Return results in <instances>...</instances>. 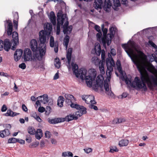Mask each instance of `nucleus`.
Instances as JSON below:
<instances>
[{
	"instance_id": "5fc2aeb1",
	"label": "nucleus",
	"mask_w": 157,
	"mask_h": 157,
	"mask_svg": "<svg viewBox=\"0 0 157 157\" xmlns=\"http://www.w3.org/2000/svg\"><path fill=\"white\" fill-rule=\"evenodd\" d=\"M26 141L28 143H30L32 141V138L30 137V136H26V138L25 139Z\"/></svg>"
},
{
	"instance_id": "412c9836",
	"label": "nucleus",
	"mask_w": 157,
	"mask_h": 157,
	"mask_svg": "<svg viewBox=\"0 0 157 157\" xmlns=\"http://www.w3.org/2000/svg\"><path fill=\"white\" fill-rule=\"evenodd\" d=\"M36 99L39 100L41 102L44 104L47 103L48 101V95L46 94L39 96Z\"/></svg>"
},
{
	"instance_id": "f3484780",
	"label": "nucleus",
	"mask_w": 157,
	"mask_h": 157,
	"mask_svg": "<svg viewBox=\"0 0 157 157\" xmlns=\"http://www.w3.org/2000/svg\"><path fill=\"white\" fill-rule=\"evenodd\" d=\"M104 86L105 93L111 97H113L114 94L111 90L109 89L108 83L106 82H105Z\"/></svg>"
},
{
	"instance_id": "c756f323",
	"label": "nucleus",
	"mask_w": 157,
	"mask_h": 157,
	"mask_svg": "<svg viewBox=\"0 0 157 157\" xmlns=\"http://www.w3.org/2000/svg\"><path fill=\"white\" fill-rule=\"evenodd\" d=\"M64 101V98L62 96L59 97L57 100V105L60 107H62L63 105V103Z\"/></svg>"
},
{
	"instance_id": "aec40b11",
	"label": "nucleus",
	"mask_w": 157,
	"mask_h": 157,
	"mask_svg": "<svg viewBox=\"0 0 157 157\" xmlns=\"http://www.w3.org/2000/svg\"><path fill=\"white\" fill-rule=\"evenodd\" d=\"M52 30V26L51 23H47L44 26V31L47 35H50Z\"/></svg>"
},
{
	"instance_id": "bb28decb",
	"label": "nucleus",
	"mask_w": 157,
	"mask_h": 157,
	"mask_svg": "<svg viewBox=\"0 0 157 157\" xmlns=\"http://www.w3.org/2000/svg\"><path fill=\"white\" fill-rule=\"evenodd\" d=\"M35 134L36 138L38 140H40L42 136V131L40 129H37Z\"/></svg>"
},
{
	"instance_id": "a878e982",
	"label": "nucleus",
	"mask_w": 157,
	"mask_h": 157,
	"mask_svg": "<svg viewBox=\"0 0 157 157\" xmlns=\"http://www.w3.org/2000/svg\"><path fill=\"white\" fill-rule=\"evenodd\" d=\"M72 48H69L67 52L66 57L67 59V63L68 64H70V62L71 60V54L72 52Z\"/></svg>"
},
{
	"instance_id": "58836bf2",
	"label": "nucleus",
	"mask_w": 157,
	"mask_h": 157,
	"mask_svg": "<svg viewBox=\"0 0 157 157\" xmlns=\"http://www.w3.org/2000/svg\"><path fill=\"white\" fill-rule=\"evenodd\" d=\"M28 132L31 135H34L35 133V130L34 128L29 126L27 129Z\"/></svg>"
},
{
	"instance_id": "393cba45",
	"label": "nucleus",
	"mask_w": 157,
	"mask_h": 157,
	"mask_svg": "<svg viewBox=\"0 0 157 157\" xmlns=\"http://www.w3.org/2000/svg\"><path fill=\"white\" fill-rule=\"evenodd\" d=\"M4 48L5 50L8 51L11 48V44L9 40L6 39L4 42Z\"/></svg>"
},
{
	"instance_id": "ddd939ff",
	"label": "nucleus",
	"mask_w": 157,
	"mask_h": 157,
	"mask_svg": "<svg viewBox=\"0 0 157 157\" xmlns=\"http://www.w3.org/2000/svg\"><path fill=\"white\" fill-rule=\"evenodd\" d=\"M101 27L103 35V37L102 38V42L103 46L105 47L106 44H107L108 39H109V36H108V35H106L108 30L106 28L104 29V25H102Z\"/></svg>"
},
{
	"instance_id": "7ed1b4c3",
	"label": "nucleus",
	"mask_w": 157,
	"mask_h": 157,
	"mask_svg": "<svg viewBox=\"0 0 157 157\" xmlns=\"http://www.w3.org/2000/svg\"><path fill=\"white\" fill-rule=\"evenodd\" d=\"M91 71L92 73L87 75V70L84 68H81L78 70V73L76 74V76L77 77L79 76L82 80L85 79L87 86L90 87L92 86V83L95 82L94 78L97 75V72L94 70Z\"/></svg>"
},
{
	"instance_id": "a18cd8bd",
	"label": "nucleus",
	"mask_w": 157,
	"mask_h": 157,
	"mask_svg": "<svg viewBox=\"0 0 157 157\" xmlns=\"http://www.w3.org/2000/svg\"><path fill=\"white\" fill-rule=\"evenodd\" d=\"M63 24H60L57 23L56 26V31L57 34L59 35V33L60 31V26L62 25Z\"/></svg>"
},
{
	"instance_id": "e433bc0d",
	"label": "nucleus",
	"mask_w": 157,
	"mask_h": 157,
	"mask_svg": "<svg viewBox=\"0 0 157 157\" xmlns=\"http://www.w3.org/2000/svg\"><path fill=\"white\" fill-rule=\"evenodd\" d=\"M113 8L115 10H116L117 7L120 6L121 3L119 0H113Z\"/></svg>"
},
{
	"instance_id": "4468645a",
	"label": "nucleus",
	"mask_w": 157,
	"mask_h": 157,
	"mask_svg": "<svg viewBox=\"0 0 157 157\" xmlns=\"http://www.w3.org/2000/svg\"><path fill=\"white\" fill-rule=\"evenodd\" d=\"M50 45L51 47H54V50L56 53H57L58 50V42L56 41L55 42L54 38L52 36H51L50 40Z\"/></svg>"
},
{
	"instance_id": "2f4dec72",
	"label": "nucleus",
	"mask_w": 157,
	"mask_h": 157,
	"mask_svg": "<svg viewBox=\"0 0 157 157\" xmlns=\"http://www.w3.org/2000/svg\"><path fill=\"white\" fill-rule=\"evenodd\" d=\"M19 114V113H18L13 112L11 109H8L7 110L6 113L5 114V115L6 116L14 117Z\"/></svg>"
},
{
	"instance_id": "7c9ffc66",
	"label": "nucleus",
	"mask_w": 157,
	"mask_h": 157,
	"mask_svg": "<svg viewBox=\"0 0 157 157\" xmlns=\"http://www.w3.org/2000/svg\"><path fill=\"white\" fill-rule=\"evenodd\" d=\"M95 53L98 56H99L101 52V46L99 44H95L94 48Z\"/></svg>"
},
{
	"instance_id": "cd10ccee",
	"label": "nucleus",
	"mask_w": 157,
	"mask_h": 157,
	"mask_svg": "<svg viewBox=\"0 0 157 157\" xmlns=\"http://www.w3.org/2000/svg\"><path fill=\"white\" fill-rule=\"evenodd\" d=\"M12 38L13 40L12 42H15L16 43L18 42V34L17 33L15 32H14L12 33Z\"/></svg>"
},
{
	"instance_id": "f257e3e1",
	"label": "nucleus",
	"mask_w": 157,
	"mask_h": 157,
	"mask_svg": "<svg viewBox=\"0 0 157 157\" xmlns=\"http://www.w3.org/2000/svg\"><path fill=\"white\" fill-rule=\"evenodd\" d=\"M122 47L124 49L134 63L136 65L140 75V79L138 77H136L134 82L132 83L128 78H126L125 79L126 84H130L132 87L134 88L136 87L138 89L146 91L147 90L146 84L147 82L142 80L141 72L144 73L145 71H146L147 75H149L145 68L147 58L146 56L139 50V47L135 44L134 42H131L128 44H123Z\"/></svg>"
},
{
	"instance_id": "79ce46f5",
	"label": "nucleus",
	"mask_w": 157,
	"mask_h": 157,
	"mask_svg": "<svg viewBox=\"0 0 157 157\" xmlns=\"http://www.w3.org/2000/svg\"><path fill=\"white\" fill-rule=\"evenodd\" d=\"M54 64L55 67L57 68H59L60 67V62L59 59H55L54 61Z\"/></svg>"
},
{
	"instance_id": "f03ea898",
	"label": "nucleus",
	"mask_w": 157,
	"mask_h": 157,
	"mask_svg": "<svg viewBox=\"0 0 157 157\" xmlns=\"http://www.w3.org/2000/svg\"><path fill=\"white\" fill-rule=\"evenodd\" d=\"M148 69L154 75H148L146 71H145L144 73L141 72V78L142 81L147 82V85L149 88L152 89L155 86H157V70L152 64L149 66Z\"/></svg>"
},
{
	"instance_id": "b1692460",
	"label": "nucleus",
	"mask_w": 157,
	"mask_h": 157,
	"mask_svg": "<svg viewBox=\"0 0 157 157\" xmlns=\"http://www.w3.org/2000/svg\"><path fill=\"white\" fill-rule=\"evenodd\" d=\"M10 134V131L8 129H5L3 130L0 131V137L2 138L8 136Z\"/></svg>"
},
{
	"instance_id": "dca6fc26",
	"label": "nucleus",
	"mask_w": 157,
	"mask_h": 157,
	"mask_svg": "<svg viewBox=\"0 0 157 157\" xmlns=\"http://www.w3.org/2000/svg\"><path fill=\"white\" fill-rule=\"evenodd\" d=\"M66 14H62L61 12H58L57 14V23L61 24H63L64 20H65Z\"/></svg>"
},
{
	"instance_id": "5701e85b",
	"label": "nucleus",
	"mask_w": 157,
	"mask_h": 157,
	"mask_svg": "<svg viewBox=\"0 0 157 157\" xmlns=\"http://www.w3.org/2000/svg\"><path fill=\"white\" fill-rule=\"evenodd\" d=\"M49 17L52 24L55 26L56 23V17L53 12H51Z\"/></svg>"
},
{
	"instance_id": "603ef678",
	"label": "nucleus",
	"mask_w": 157,
	"mask_h": 157,
	"mask_svg": "<svg viewBox=\"0 0 157 157\" xmlns=\"http://www.w3.org/2000/svg\"><path fill=\"white\" fill-rule=\"evenodd\" d=\"M94 105V104H91L89 105V107L91 109H93L95 110H98V108L95 105Z\"/></svg>"
},
{
	"instance_id": "680f3d73",
	"label": "nucleus",
	"mask_w": 157,
	"mask_h": 157,
	"mask_svg": "<svg viewBox=\"0 0 157 157\" xmlns=\"http://www.w3.org/2000/svg\"><path fill=\"white\" fill-rule=\"evenodd\" d=\"M110 53L112 55L114 56L116 54V51L114 49H112L111 50Z\"/></svg>"
},
{
	"instance_id": "a211bd4d",
	"label": "nucleus",
	"mask_w": 157,
	"mask_h": 157,
	"mask_svg": "<svg viewBox=\"0 0 157 157\" xmlns=\"http://www.w3.org/2000/svg\"><path fill=\"white\" fill-rule=\"evenodd\" d=\"M116 28L113 27H111L109 29L110 33L108 34V36H109V39H108L107 42V45L109 46L110 44L112 38L113 37Z\"/></svg>"
},
{
	"instance_id": "39448f33",
	"label": "nucleus",
	"mask_w": 157,
	"mask_h": 157,
	"mask_svg": "<svg viewBox=\"0 0 157 157\" xmlns=\"http://www.w3.org/2000/svg\"><path fill=\"white\" fill-rule=\"evenodd\" d=\"M94 6L97 9H101L102 6L106 12H109L112 6V4L110 0H105L104 5L102 0H95L94 2Z\"/></svg>"
},
{
	"instance_id": "9b49d317",
	"label": "nucleus",
	"mask_w": 157,
	"mask_h": 157,
	"mask_svg": "<svg viewBox=\"0 0 157 157\" xmlns=\"http://www.w3.org/2000/svg\"><path fill=\"white\" fill-rule=\"evenodd\" d=\"M82 99L85 101V102L88 104L90 103L92 104H95L96 102L94 101V98L92 95H82Z\"/></svg>"
},
{
	"instance_id": "4d7b16f0",
	"label": "nucleus",
	"mask_w": 157,
	"mask_h": 157,
	"mask_svg": "<svg viewBox=\"0 0 157 157\" xmlns=\"http://www.w3.org/2000/svg\"><path fill=\"white\" fill-rule=\"evenodd\" d=\"M7 109V108L6 105H3L1 108V111L2 112H4L6 111Z\"/></svg>"
},
{
	"instance_id": "c85d7f7f",
	"label": "nucleus",
	"mask_w": 157,
	"mask_h": 157,
	"mask_svg": "<svg viewBox=\"0 0 157 157\" xmlns=\"http://www.w3.org/2000/svg\"><path fill=\"white\" fill-rule=\"evenodd\" d=\"M65 121H71L72 120H77V117H75L74 114H73V115H69L67 116L64 119Z\"/></svg>"
},
{
	"instance_id": "473e14b6",
	"label": "nucleus",
	"mask_w": 157,
	"mask_h": 157,
	"mask_svg": "<svg viewBox=\"0 0 157 157\" xmlns=\"http://www.w3.org/2000/svg\"><path fill=\"white\" fill-rule=\"evenodd\" d=\"M128 144V140L126 139H122L120 140L119 143V145L120 147L125 146Z\"/></svg>"
},
{
	"instance_id": "f8f14e48",
	"label": "nucleus",
	"mask_w": 157,
	"mask_h": 157,
	"mask_svg": "<svg viewBox=\"0 0 157 157\" xmlns=\"http://www.w3.org/2000/svg\"><path fill=\"white\" fill-rule=\"evenodd\" d=\"M23 58L25 62L30 61L32 60V52L30 49L26 48L25 49Z\"/></svg>"
},
{
	"instance_id": "13d9d810",
	"label": "nucleus",
	"mask_w": 157,
	"mask_h": 157,
	"mask_svg": "<svg viewBox=\"0 0 157 157\" xmlns=\"http://www.w3.org/2000/svg\"><path fill=\"white\" fill-rule=\"evenodd\" d=\"M4 46V42L2 40H0V50H2Z\"/></svg>"
},
{
	"instance_id": "72a5a7b5",
	"label": "nucleus",
	"mask_w": 157,
	"mask_h": 157,
	"mask_svg": "<svg viewBox=\"0 0 157 157\" xmlns=\"http://www.w3.org/2000/svg\"><path fill=\"white\" fill-rule=\"evenodd\" d=\"M71 66L73 72L76 75V74L78 73V66L76 64H74V63H71Z\"/></svg>"
},
{
	"instance_id": "bf43d9fd",
	"label": "nucleus",
	"mask_w": 157,
	"mask_h": 157,
	"mask_svg": "<svg viewBox=\"0 0 157 157\" xmlns=\"http://www.w3.org/2000/svg\"><path fill=\"white\" fill-rule=\"evenodd\" d=\"M102 36V33L101 32H98V33L97 34V37L98 40H100V38H101V36Z\"/></svg>"
},
{
	"instance_id": "de8ad7c7",
	"label": "nucleus",
	"mask_w": 157,
	"mask_h": 157,
	"mask_svg": "<svg viewBox=\"0 0 157 157\" xmlns=\"http://www.w3.org/2000/svg\"><path fill=\"white\" fill-rule=\"evenodd\" d=\"M45 135L46 138H49L51 137V134L49 131H46L45 132Z\"/></svg>"
},
{
	"instance_id": "3c124183",
	"label": "nucleus",
	"mask_w": 157,
	"mask_h": 157,
	"mask_svg": "<svg viewBox=\"0 0 157 157\" xmlns=\"http://www.w3.org/2000/svg\"><path fill=\"white\" fill-rule=\"evenodd\" d=\"M148 42L149 44L152 47L155 49L157 48V46L152 41L149 40Z\"/></svg>"
},
{
	"instance_id": "4be33fe9",
	"label": "nucleus",
	"mask_w": 157,
	"mask_h": 157,
	"mask_svg": "<svg viewBox=\"0 0 157 157\" xmlns=\"http://www.w3.org/2000/svg\"><path fill=\"white\" fill-rule=\"evenodd\" d=\"M64 121V118H60L49 120L48 121L50 124H56L59 122H63Z\"/></svg>"
},
{
	"instance_id": "774afa93",
	"label": "nucleus",
	"mask_w": 157,
	"mask_h": 157,
	"mask_svg": "<svg viewBox=\"0 0 157 157\" xmlns=\"http://www.w3.org/2000/svg\"><path fill=\"white\" fill-rule=\"evenodd\" d=\"M59 78V73L58 72L56 73L54 77V79L56 80L58 79Z\"/></svg>"
},
{
	"instance_id": "20e7f679",
	"label": "nucleus",
	"mask_w": 157,
	"mask_h": 157,
	"mask_svg": "<svg viewBox=\"0 0 157 157\" xmlns=\"http://www.w3.org/2000/svg\"><path fill=\"white\" fill-rule=\"evenodd\" d=\"M30 48L35 53L36 57L38 59H41L45 54V51H44L42 48L38 46L37 42L35 39L32 40L30 42Z\"/></svg>"
},
{
	"instance_id": "9d476101",
	"label": "nucleus",
	"mask_w": 157,
	"mask_h": 157,
	"mask_svg": "<svg viewBox=\"0 0 157 157\" xmlns=\"http://www.w3.org/2000/svg\"><path fill=\"white\" fill-rule=\"evenodd\" d=\"M79 107L77 108H75L78 110V111L75 112V114L74 115L75 117H77V119L80 117L82 115L85 114L86 113V109L83 106H81L78 105Z\"/></svg>"
},
{
	"instance_id": "1a4fd4ad",
	"label": "nucleus",
	"mask_w": 157,
	"mask_h": 157,
	"mask_svg": "<svg viewBox=\"0 0 157 157\" xmlns=\"http://www.w3.org/2000/svg\"><path fill=\"white\" fill-rule=\"evenodd\" d=\"M64 96L66 98L65 102L68 105H70L72 108L76 107L78 108L77 107H79L78 105L74 103L75 100L72 95L69 94H66Z\"/></svg>"
},
{
	"instance_id": "4c0bfd02",
	"label": "nucleus",
	"mask_w": 157,
	"mask_h": 157,
	"mask_svg": "<svg viewBox=\"0 0 157 157\" xmlns=\"http://www.w3.org/2000/svg\"><path fill=\"white\" fill-rule=\"evenodd\" d=\"M92 62L96 65L100 64L101 63V61L96 57H93L92 59Z\"/></svg>"
},
{
	"instance_id": "6e6d98bb",
	"label": "nucleus",
	"mask_w": 157,
	"mask_h": 157,
	"mask_svg": "<svg viewBox=\"0 0 157 157\" xmlns=\"http://www.w3.org/2000/svg\"><path fill=\"white\" fill-rule=\"evenodd\" d=\"M45 110V108L43 107H40L38 109V111L39 112L42 113Z\"/></svg>"
},
{
	"instance_id": "a19ab883",
	"label": "nucleus",
	"mask_w": 157,
	"mask_h": 157,
	"mask_svg": "<svg viewBox=\"0 0 157 157\" xmlns=\"http://www.w3.org/2000/svg\"><path fill=\"white\" fill-rule=\"evenodd\" d=\"M99 68L101 74L102 75L104 74L105 72L103 63H101L100 64H99Z\"/></svg>"
},
{
	"instance_id": "49530a36",
	"label": "nucleus",
	"mask_w": 157,
	"mask_h": 157,
	"mask_svg": "<svg viewBox=\"0 0 157 157\" xmlns=\"http://www.w3.org/2000/svg\"><path fill=\"white\" fill-rule=\"evenodd\" d=\"M85 152L87 154L91 152L92 151V149L90 148H86L84 149Z\"/></svg>"
},
{
	"instance_id": "423d86ee",
	"label": "nucleus",
	"mask_w": 157,
	"mask_h": 157,
	"mask_svg": "<svg viewBox=\"0 0 157 157\" xmlns=\"http://www.w3.org/2000/svg\"><path fill=\"white\" fill-rule=\"evenodd\" d=\"M50 35H47L45 33L44 30H42L39 33V39L40 42V46L42 48L44 51L46 50L45 43L47 40V38H48Z\"/></svg>"
},
{
	"instance_id": "37998d69",
	"label": "nucleus",
	"mask_w": 157,
	"mask_h": 157,
	"mask_svg": "<svg viewBox=\"0 0 157 157\" xmlns=\"http://www.w3.org/2000/svg\"><path fill=\"white\" fill-rule=\"evenodd\" d=\"M110 150L109 152L113 153L114 152H118V150L116 146H111L110 147Z\"/></svg>"
},
{
	"instance_id": "0e129e2a",
	"label": "nucleus",
	"mask_w": 157,
	"mask_h": 157,
	"mask_svg": "<svg viewBox=\"0 0 157 157\" xmlns=\"http://www.w3.org/2000/svg\"><path fill=\"white\" fill-rule=\"evenodd\" d=\"M22 108L23 110L25 112H26L28 110L25 104H22Z\"/></svg>"
},
{
	"instance_id": "2eb2a0df",
	"label": "nucleus",
	"mask_w": 157,
	"mask_h": 157,
	"mask_svg": "<svg viewBox=\"0 0 157 157\" xmlns=\"http://www.w3.org/2000/svg\"><path fill=\"white\" fill-rule=\"evenodd\" d=\"M5 25L6 26V25H8L7 29V34L8 36H10L12 34L13 25L12 22L9 20H6L5 21Z\"/></svg>"
},
{
	"instance_id": "c03bdc74",
	"label": "nucleus",
	"mask_w": 157,
	"mask_h": 157,
	"mask_svg": "<svg viewBox=\"0 0 157 157\" xmlns=\"http://www.w3.org/2000/svg\"><path fill=\"white\" fill-rule=\"evenodd\" d=\"M17 141V139L15 138H12L8 139V142L9 143H15Z\"/></svg>"
},
{
	"instance_id": "e2e57ef3",
	"label": "nucleus",
	"mask_w": 157,
	"mask_h": 157,
	"mask_svg": "<svg viewBox=\"0 0 157 157\" xmlns=\"http://www.w3.org/2000/svg\"><path fill=\"white\" fill-rule=\"evenodd\" d=\"M117 69L119 71V72L121 74H123V71L122 70V68L121 65H119L117 67Z\"/></svg>"
},
{
	"instance_id": "8fccbe9b",
	"label": "nucleus",
	"mask_w": 157,
	"mask_h": 157,
	"mask_svg": "<svg viewBox=\"0 0 157 157\" xmlns=\"http://www.w3.org/2000/svg\"><path fill=\"white\" fill-rule=\"evenodd\" d=\"M19 67L20 68L24 69L25 68L26 66L25 63H23L19 65Z\"/></svg>"
},
{
	"instance_id": "ea45409f",
	"label": "nucleus",
	"mask_w": 157,
	"mask_h": 157,
	"mask_svg": "<svg viewBox=\"0 0 157 157\" xmlns=\"http://www.w3.org/2000/svg\"><path fill=\"white\" fill-rule=\"evenodd\" d=\"M73 155V154L71 152L68 151L63 152L62 153V156L63 157H66L67 156L72 157Z\"/></svg>"
},
{
	"instance_id": "6ab92c4d",
	"label": "nucleus",
	"mask_w": 157,
	"mask_h": 157,
	"mask_svg": "<svg viewBox=\"0 0 157 157\" xmlns=\"http://www.w3.org/2000/svg\"><path fill=\"white\" fill-rule=\"evenodd\" d=\"M22 53V51L21 49L16 50L14 54V58L15 61H17L20 59Z\"/></svg>"
},
{
	"instance_id": "052dcab7",
	"label": "nucleus",
	"mask_w": 157,
	"mask_h": 157,
	"mask_svg": "<svg viewBox=\"0 0 157 157\" xmlns=\"http://www.w3.org/2000/svg\"><path fill=\"white\" fill-rule=\"evenodd\" d=\"M95 29L98 32H101L100 27L98 25H96L94 26Z\"/></svg>"
},
{
	"instance_id": "6e6552de",
	"label": "nucleus",
	"mask_w": 157,
	"mask_h": 157,
	"mask_svg": "<svg viewBox=\"0 0 157 157\" xmlns=\"http://www.w3.org/2000/svg\"><path fill=\"white\" fill-rule=\"evenodd\" d=\"M96 77L94 78L95 82L93 83L92 86L93 88L95 90H98V87L101 88V90H103V76L102 75H98L97 78L96 80H95Z\"/></svg>"
},
{
	"instance_id": "09e8293b",
	"label": "nucleus",
	"mask_w": 157,
	"mask_h": 157,
	"mask_svg": "<svg viewBox=\"0 0 157 157\" xmlns=\"http://www.w3.org/2000/svg\"><path fill=\"white\" fill-rule=\"evenodd\" d=\"M66 21L64 23V25L63 26V29H64V27H67L68 25V22L67 21V18L66 17L65 18V20H64V21Z\"/></svg>"
},
{
	"instance_id": "69168bd1",
	"label": "nucleus",
	"mask_w": 157,
	"mask_h": 157,
	"mask_svg": "<svg viewBox=\"0 0 157 157\" xmlns=\"http://www.w3.org/2000/svg\"><path fill=\"white\" fill-rule=\"evenodd\" d=\"M5 127L6 128V129H8V130L10 129L11 128V125L9 124H6L5 125Z\"/></svg>"
},
{
	"instance_id": "0eeeda50",
	"label": "nucleus",
	"mask_w": 157,
	"mask_h": 157,
	"mask_svg": "<svg viewBox=\"0 0 157 157\" xmlns=\"http://www.w3.org/2000/svg\"><path fill=\"white\" fill-rule=\"evenodd\" d=\"M109 57L107 60L106 61V63L107 67L106 75L109 78H110L112 74V72L113 71V67L114 66L115 63L112 58L111 55Z\"/></svg>"
},
{
	"instance_id": "f704fd0d",
	"label": "nucleus",
	"mask_w": 157,
	"mask_h": 157,
	"mask_svg": "<svg viewBox=\"0 0 157 157\" xmlns=\"http://www.w3.org/2000/svg\"><path fill=\"white\" fill-rule=\"evenodd\" d=\"M69 36L68 35H66L64 39L63 44L65 46L66 48L67 49L68 44L69 40Z\"/></svg>"
},
{
	"instance_id": "864d4df0",
	"label": "nucleus",
	"mask_w": 157,
	"mask_h": 157,
	"mask_svg": "<svg viewBox=\"0 0 157 157\" xmlns=\"http://www.w3.org/2000/svg\"><path fill=\"white\" fill-rule=\"evenodd\" d=\"M105 56V51L104 50H102L101 52V57L102 60H104Z\"/></svg>"
},
{
	"instance_id": "c9c22d12",
	"label": "nucleus",
	"mask_w": 157,
	"mask_h": 157,
	"mask_svg": "<svg viewBox=\"0 0 157 157\" xmlns=\"http://www.w3.org/2000/svg\"><path fill=\"white\" fill-rule=\"evenodd\" d=\"M72 26H70L67 27H64L63 32L64 34H69L72 31Z\"/></svg>"
},
{
	"instance_id": "338daca9",
	"label": "nucleus",
	"mask_w": 157,
	"mask_h": 157,
	"mask_svg": "<svg viewBox=\"0 0 157 157\" xmlns=\"http://www.w3.org/2000/svg\"><path fill=\"white\" fill-rule=\"evenodd\" d=\"M13 46L11 48V49L13 50H14L16 48V46L17 43H16L15 42H13Z\"/></svg>"
}]
</instances>
